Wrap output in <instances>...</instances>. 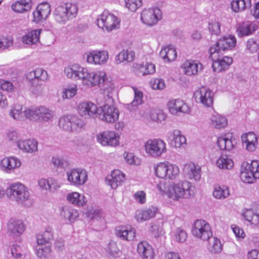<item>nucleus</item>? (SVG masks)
<instances>
[{"mask_svg":"<svg viewBox=\"0 0 259 259\" xmlns=\"http://www.w3.org/2000/svg\"><path fill=\"white\" fill-rule=\"evenodd\" d=\"M64 72L67 78L74 81H80L83 86L88 88L100 85L107 79V74L104 71H93L90 68L77 63L66 66Z\"/></svg>","mask_w":259,"mask_h":259,"instance_id":"f257e3e1","label":"nucleus"},{"mask_svg":"<svg viewBox=\"0 0 259 259\" xmlns=\"http://www.w3.org/2000/svg\"><path fill=\"white\" fill-rule=\"evenodd\" d=\"M192 183L186 180L168 184L165 181H160L156 188L162 195H166L169 199L179 201L189 198L193 194Z\"/></svg>","mask_w":259,"mask_h":259,"instance_id":"f03ea898","label":"nucleus"},{"mask_svg":"<svg viewBox=\"0 0 259 259\" xmlns=\"http://www.w3.org/2000/svg\"><path fill=\"white\" fill-rule=\"evenodd\" d=\"M6 194L10 200L15 201L21 206L30 207L33 204L27 186L19 182L11 184L6 190Z\"/></svg>","mask_w":259,"mask_h":259,"instance_id":"7ed1b4c3","label":"nucleus"},{"mask_svg":"<svg viewBox=\"0 0 259 259\" xmlns=\"http://www.w3.org/2000/svg\"><path fill=\"white\" fill-rule=\"evenodd\" d=\"M154 175L163 180H175L179 178L180 173L179 167L168 161L159 162L153 166Z\"/></svg>","mask_w":259,"mask_h":259,"instance_id":"20e7f679","label":"nucleus"},{"mask_svg":"<svg viewBox=\"0 0 259 259\" xmlns=\"http://www.w3.org/2000/svg\"><path fill=\"white\" fill-rule=\"evenodd\" d=\"M78 12V7L75 3L67 2L58 6L54 12L55 20L64 24L68 21L75 18Z\"/></svg>","mask_w":259,"mask_h":259,"instance_id":"39448f33","label":"nucleus"},{"mask_svg":"<svg viewBox=\"0 0 259 259\" xmlns=\"http://www.w3.org/2000/svg\"><path fill=\"white\" fill-rule=\"evenodd\" d=\"M27 80L31 84L30 90L33 94L38 96L41 94L42 89L38 86L40 82H46L49 79V75L46 70L40 67L27 72L26 74Z\"/></svg>","mask_w":259,"mask_h":259,"instance_id":"423d86ee","label":"nucleus"},{"mask_svg":"<svg viewBox=\"0 0 259 259\" xmlns=\"http://www.w3.org/2000/svg\"><path fill=\"white\" fill-rule=\"evenodd\" d=\"M240 178L243 182L248 184L253 183L259 179V161L243 162L241 166Z\"/></svg>","mask_w":259,"mask_h":259,"instance_id":"0eeeda50","label":"nucleus"},{"mask_svg":"<svg viewBox=\"0 0 259 259\" xmlns=\"http://www.w3.org/2000/svg\"><path fill=\"white\" fill-rule=\"evenodd\" d=\"M217 47H210L209 50V58L212 61V67L213 71L219 72L227 69L233 62L231 57L222 56L223 52L217 51Z\"/></svg>","mask_w":259,"mask_h":259,"instance_id":"6e6552de","label":"nucleus"},{"mask_svg":"<svg viewBox=\"0 0 259 259\" xmlns=\"http://www.w3.org/2000/svg\"><path fill=\"white\" fill-rule=\"evenodd\" d=\"M144 148L146 153L154 158L161 157L167 152L166 143L159 138L147 140L144 144Z\"/></svg>","mask_w":259,"mask_h":259,"instance_id":"1a4fd4ad","label":"nucleus"},{"mask_svg":"<svg viewBox=\"0 0 259 259\" xmlns=\"http://www.w3.org/2000/svg\"><path fill=\"white\" fill-rule=\"evenodd\" d=\"M84 121L72 115L63 116L59 119V127L67 132H77L83 128Z\"/></svg>","mask_w":259,"mask_h":259,"instance_id":"9d476101","label":"nucleus"},{"mask_svg":"<svg viewBox=\"0 0 259 259\" xmlns=\"http://www.w3.org/2000/svg\"><path fill=\"white\" fill-rule=\"evenodd\" d=\"M193 236L202 241H207L212 236V232L209 224L203 220H197L192 228Z\"/></svg>","mask_w":259,"mask_h":259,"instance_id":"9b49d317","label":"nucleus"},{"mask_svg":"<svg viewBox=\"0 0 259 259\" xmlns=\"http://www.w3.org/2000/svg\"><path fill=\"white\" fill-rule=\"evenodd\" d=\"M97 25L103 30L111 31L118 28L119 24L118 18L107 11H104L97 19Z\"/></svg>","mask_w":259,"mask_h":259,"instance_id":"f8f14e48","label":"nucleus"},{"mask_svg":"<svg viewBox=\"0 0 259 259\" xmlns=\"http://www.w3.org/2000/svg\"><path fill=\"white\" fill-rule=\"evenodd\" d=\"M87 171L81 168H74L66 171V179L69 184L75 187L83 185L88 181Z\"/></svg>","mask_w":259,"mask_h":259,"instance_id":"ddd939ff","label":"nucleus"},{"mask_svg":"<svg viewBox=\"0 0 259 259\" xmlns=\"http://www.w3.org/2000/svg\"><path fill=\"white\" fill-rule=\"evenodd\" d=\"M98 115L102 121L113 123L118 120L119 111L113 105L105 104L99 108Z\"/></svg>","mask_w":259,"mask_h":259,"instance_id":"4468645a","label":"nucleus"},{"mask_svg":"<svg viewBox=\"0 0 259 259\" xmlns=\"http://www.w3.org/2000/svg\"><path fill=\"white\" fill-rule=\"evenodd\" d=\"M120 136L113 131H106L97 136V140L103 146L116 147L119 145Z\"/></svg>","mask_w":259,"mask_h":259,"instance_id":"2eb2a0df","label":"nucleus"},{"mask_svg":"<svg viewBox=\"0 0 259 259\" xmlns=\"http://www.w3.org/2000/svg\"><path fill=\"white\" fill-rule=\"evenodd\" d=\"M162 18V12L157 7L144 9L141 13V21L148 26H153Z\"/></svg>","mask_w":259,"mask_h":259,"instance_id":"dca6fc26","label":"nucleus"},{"mask_svg":"<svg viewBox=\"0 0 259 259\" xmlns=\"http://www.w3.org/2000/svg\"><path fill=\"white\" fill-rule=\"evenodd\" d=\"M87 62L94 65H102L107 62L109 53L107 51L93 50L86 53Z\"/></svg>","mask_w":259,"mask_h":259,"instance_id":"f3484780","label":"nucleus"},{"mask_svg":"<svg viewBox=\"0 0 259 259\" xmlns=\"http://www.w3.org/2000/svg\"><path fill=\"white\" fill-rule=\"evenodd\" d=\"M243 219L254 227L259 225V201L254 203L250 208H244L241 210Z\"/></svg>","mask_w":259,"mask_h":259,"instance_id":"a211bd4d","label":"nucleus"},{"mask_svg":"<svg viewBox=\"0 0 259 259\" xmlns=\"http://www.w3.org/2000/svg\"><path fill=\"white\" fill-rule=\"evenodd\" d=\"M194 97L197 102L205 107H211L213 103L214 94L209 89L203 87L194 93Z\"/></svg>","mask_w":259,"mask_h":259,"instance_id":"6ab92c4d","label":"nucleus"},{"mask_svg":"<svg viewBox=\"0 0 259 259\" xmlns=\"http://www.w3.org/2000/svg\"><path fill=\"white\" fill-rule=\"evenodd\" d=\"M77 112L85 119L94 118L98 114L99 108L94 103L82 101L77 105Z\"/></svg>","mask_w":259,"mask_h":259,"instance_id":"aec40b11","label":"nucleus"},{"mask_svg":"<svg viewBox=\"0 0 259 259\" xmlns=\"http://www.w3.org/2000/svg\"><path fill=\"white\" fill-rule=\"evenodd\" d=\"M166 140L172 147L175 148L185 149L187 146L186 137L178 130L168 132L166 134Z\"/></svg>","mask_w":259,"mask_h":259,"instance_id":"412c9836","label":"nucleus"},{"mask_svg":"<svg viewBox=\"0 0 259 259\" xmlns=\"http://www.w3.org/2000/svg\"><path fill=\"white\" fill-rule=\"evenodd\" d=\"M237 144V140L231 133H223L217 138V144L221 150L230 151Z\"/></svg>","mask_w":259,"mask_h":259,"instance_id":"4be33fe9","label":"nucleus"},{"mask_svg":"<svg viewBox=\"0 0 259 259\" xmlns=\"http://www.w3.org/2000/svg\"><path fill=\"white\" fill-rule=\"evenodd\" d=\"M21 161L16 156L5 157L0 161V168L6 174H11L21 165Z\"/></svg>","mask_w":259,"mask_h":259,"instance_id":"5701e85b","label":"nucleus"},{"mask_svg":"<svg viewBox=\"0 0 259 259\" xmlns=\"http://www.w3.org/2000/svg\"><path fill=\"white\" fill-rule=\"evenodd\" d=\"M167 107L169 112L174 115H178L179 113H188L190 108L187 104L180 99H172L167 103Z\"/></svg>","mask_w":259,"mask_h":259,"instance_id":"b1692460","label":"nucleus"},{"mask_svg":"<svg viewBox=\"0 0 259 259\" xmlns=\"http://www.w3.org/2000/svg\"><path fill=\"white\" fill-rule=\"evenodd\" d=\"M25 230V226L21 220H9L7 223V233L13 237L20 236Z\"/></svg>","mask_w":259,"mask_h":259,"instance_id":"393cba45","label":"nucleus"},{"mask_svg":"<svg viewBox=\"0 0 259 259\" xmlns=\"http://www.w3.org/2000/svg\"><path fill=\"white\" fill-rule=\"evenodd\" d=\"M50 5L47 2L39 4L33 12V21L36 23L47 19L51 13Z\"/></svg>","mask_w":259,"mask_h":259,"instance_id":"a878e982","label":"nucleus"},{"mask_svg":"<svg viewBox=\"0 0 259 259\" xmlns=\"http://www.w3.org/2000/svg\"><path fill=\"white\" fill-rule=\"evenodd\" d=\"M18 148L24 153H34L38 151V142L34 138L19 139L16 142Z\"/></svg>","mask_w":259,"mask_h":259,"instance_id":"bb28decb","label":"nucleus"},{"mask_svg":"<svg viewBox=\"0 0 259 259\" xmlns=\"http://www.w3.org/2000/svg\"><path fill=\"white\" fill-rule=\"evenodd\" d=\"M181 68L184 73L188 76L195 75L203 68L199 61L193 60H186L182 63Z\"/></svg>","mask_w":259,"mask_h":259,"instance_id":"cd10ccee","label":"nucleus"},{"mask_svg":"<svg viewBox=\"0 0 259 259\" xmlns=\"http://www.w3.org/2000/svg\"><path fill=\"white\" fill-rule=\"evenodd\" d=\"M125 180V175L120 170L114 169L110 175L107 176L106 180L107 184L110 185L112 189H116L121 185Z\"/></svg>","mask_w":259,"mask_h":259,"instance_id":"c85d7f7f","label":"nucleus"},{"mask_svg":"<svg viewBox=\"0 0 259 259\" xmlns=\"http://www.w3.org/2000/svg\"><path fill=\"white\" fill-rule=\"evenodd\" d=\"M236 42L237 40L235 36H225L220 39L215 44L212 45L210 47H217L218 49L217 51L223 52L225 50L233 49L235 47Z\"/></svg>","mask_w":259,"mask_h":259,"instance_id":"c756f323","label":"nucleus"},{"mask_svg":"<svg viewBox=\"0 0 259 259\" xmlns=\"http://www.w3.org/2000/svg\"><path fill=\"white\" fill-rule=\"evenodd\" d=\"M61 219L66 224L73 223L78 218L79 212L75 208L70 206L62 207L60 212Z\"/></svg>","mask_w":259,"mask_h":259,"instance_id":"7c9ffc66","label":"nucleus"},{"mask_svg":"<svg viewBox=\"0 0 259 259\" xmlns=\"http://www.w3.org/2000/svg\"><path fill=\"white\" fill-rule=\"evenodd\" d=\"M116 235L125 241H132L135 237L136 230L130 225L119 226L115 229Z\"/></svg>","mask_w":259,"mask_h":259,"instance_id":"2f4dec72","label":"nucleus"},{"mask_svg":"<svg viewBox=\"0 0 259 259\" xmlns=\"http://www.w3.org/2000/svg\"><path fill=\"white\" fill-rule=\"evenodd\" d=\"M41 31V29H33L28 30L22 36V42L28 46H31L34 45H37L39 42L40 35Z\"/></svg>","mask_w":259,"mask_h":259,"instance_id":"473e14b6","label":"nucleus"},{"mask_svg":"<svg viewBox=\"0 0 259 259\" xmlns=\"http://www.w3.org/2000/svg\"><path fill=\"white\" fill-rule=\"evenodd\" d=\"M241 141L246 149L249 152L255 150L258 144L256 135L253 132L244 133L241 136Z\"/></svg>","mask_w":259,"mask_h":259,"instance_id":"72a5a7b5","label":"nucleus"},{"mask_svg":"<svg viewBox=\"0 0 259 259\" xmlns=\"http://www.w3.org/2000/svg\"><path fill=\"white\" fill-rule=\"evenodd\" d=\"M137 252L142 259H154V249L147 241H141L138 244Z\"/></svg>","mask_w":259,"mask_h":259,"instance_id":"f704fd0d","label":"nucleus"},{"mask_svg":"<svg viewBox=\"0 0 259 259\" xmlns=\"http://www.w3.org/2000/svg\"><path fill=\"white\" fill-rule=\"evenodd\" d=\"M184 172L187 178L191 180L199 181L201 178V168L193 162L185 164L184 168Z\"/></svg>","mask_w":259,"mask_h":259,"instance_id":"c9c22d12","label":"nucleus"},{"mask_svg":"<svg viewBox=\"0 0 259 259\" xmlns=\"http://www.w3.org/2000/svg\"><path fill=\"white\" fill-rule=\"evenodd\" d=\"M256 25L250 22H244L238 24L237 28V35L239 37L248 36L256 30Z\"/></svg>","mask_w":259,"mask_h":259,"instance_id":"e433bc0d","label":"nucleus"},{"mask_svg":"<svg viewBox=\"0 0 259 259\" xmlns=\"http://www.w3.org/2000/svg\"><path fill=\"white\" fill-rule=\"evenodd\" d=\"M53 237V229L48 227L44 231H42L36 234L35 238L38 246H42L47 243L52 239Z\"/></svg>","mask_w":259,"mask_h":259,"instance_id":"4c0bfd02","label":"nucleus"},{"mask_svg":"<svg viewBox=\"0 0 259 259\" xmlns=\"http://www.w3.org/2000/svg\"><path fill=\"white\" fill-rule=\"evenodd\" d=\"M66 198L69 203L78 207L83 206L87 202L84 195L77 192L68 193Z\"/></svg>","mask_w":259,"mask_h":259,"instance_id":"58836bf2","label":"nucleus"},{"mask_svg":"<svg viewBox=\"0 0 259 259\" xmlns=\"http://www.w3.org/2000/svg\"><path fill=\"white\" fill-rule=\"evenodd\" d=\"M159 55L164 62H169L176 59L177 53L174 47L167 46L162 48Z\"/></svg>","mask_w":259,"mask_h":259,"instance_id":"ea45409f","label":"nucleus"},{"mask_svg":"<svg viewBox=\"0 0 259 259\" xmlns=\"http://www.w3.org/2000/svg\"><path fill=\"white\" fill-rule=\"evenodd\" d=\"M135 73L138 76H143L153 74L155 72V66L152 63H146L145 65L136 64L134 65Z\"/></svg>","mask_w":259,"mask_h":259,"instance_id":"a19ab883","label":"nucleus"},{"mask_svg":"<svg viewBox=\"0 0 259 259\" xmlns=\"http://www.w3.org/2000/svg\"><path fill=\"white\" fill-rule=\"evenodd\" d=\"M32 6L31 0H19L12 5L11 8L17 13H23L29 11Z\"/></svg>","mask_w":259,"mask_h":259,"instance_id":"79ce46f5","label":"nucleus"},{"mask_svg":"<svg viewBox=\"0 0 259 259\" xmlns=\"http://www.w3.org/2000/svg\"><path fill=\"white\" fill-rule=\"evenodd\" d=\"M210 124L215 128H224L228 124V120L225 116L218 113H215L212 114L210 118Z\"/></svg>","mask_w":259,"mask_h":259,"instance_id":"37998d69","label":"nucleus"},{"mask_svg":"<svg viewBox=\"0 0 259 259\" xmlns=\"http://www.w3.org/2000/svg\"><path fill=\"white\" fill-rule=\"evenodd\" d=\"M135 56V53L133 51L123 50L115 56V63L119 64L125 61L127 62H131L133 61Z\"/></svg>","mask_w":259,"mask_h":259,"instance_id":"c03bdc74","label":"nucleus"},{"mask_svg":"<svg viewBox=\"0 0 259 259\" xmlns=\"http://www.w3.org/2000/svg\"><path fill=\"white\" fill-rule=\"evenodd\" d=\"M251 4V0H232L231 8L235 13L241 12L250 8Z\"/></svg>","mask_w":259,"mask_h":259,"instance_id":"a18cd8bd","label":"nucleus"},{"mask_svg":"<svg viewBox=\"0 0 259 259\" xmlns=\"http://www.w3.org/2000/svg\"><path fill=\"white\" fill-rule=\"evenodd\" d=\"M215 165L220 169H231L234 166V161L228 155H222L216 160Z\"/></svg>","mask_w":259,"mask_h":259,"instance_id":"49530a36","label":"nucleus"},{"mask_svg":"<svg viewBox=\"0 0 259 259\" xmlns=\"http://www.w3.org/2000/svg\"><path fill=\"white\" fill-rule=\"evenodd\" d=\"M9 115L15 120H24V115L23 111L22 110V106L19 104H15L13 105L9 111Z\"/></svg>","mask_w":259,"mask_h":259,"instance_id":"de8ad7c7","label":"nucleus"},{"mask_svg":"<svg viewBox=\"0 0 259 259\" xmlns=\"http://www.w3.org/2000/svg\"><path fill=\"white\" fill-rule=\"evenodd\" d=\"M54 113L53 111L45 106H39V120L42 122H51L53 120Z\"/></svg>","mask_w":259,"mask_h":259,"instance_id":"09e8293b","label":"nucleus"},{"mask_svg":"<svg viewBox=\"0 0 259 259\" xmlns=\"http://www.w3.org/2000/svg\"><path fill=\"white\" fill-rule=\"evenodd\" d=\"M149 119L157 123L164 121L166 117V114L160 109H152L148 112Z\"/></svg>","mask_w":259,"mask_h":259,"instance_id":"8fccbe9b","label":"nucleus"},{"mask_svg":"<svg viewBox=\"0 0 259 259\" xmlns=\"http://www.w3.org/2000/svg\"><path fill=\"white\" fill-rule=\"evenodd\" d=\"M132 89L134 92V99L128 108L131 110H135L136 107L143 103V92L135 87H133Z\"/></svg>","mask_w":259,"mask_h":259,"instance_id":"3c124183","label":"nucleus"},{"mask_svg":"<svg viewBox=\"0 0 259 259\" xmlns=\"http://www.w3.org/2000/svg\"><path fill=\"white\" fill-rule=\"evenodd\" d=\"M38 111L39 106H31L25 108L23 110L24 118H25L33 121H38Z\"/></svg>","mask_w":259,"mask_h":259,"instance_id":"603ef678","label":"nucleus"},{"mask_svg":"<svg viewBox=\"0 0 259 259\" xmlns=\"http://www.w3.org/2000/svg\"><path fill=\"white\" fill-rule=\"evenodd\" d=\"M171 237L177 242L184 243L186 240L188 236L185 230L181 228H177L171 232Z\"/></svg>","mask_w":259,"mask_h":259,"instance_id":"864d4df0","label":"nucleus"},{"mask_svg":"<svg viewBox=\"0 0 259 259\" xmlns=\"http://www.w3.org/2000/svg\"><path fill=\"white\" fill-rule=\"evenodd\" d=\"M123 157L126 163L129 165L139 166L141 164V159L133 152L125 151Z\"/></svg>","mask_w":259,"mask_h":259,"instance_id":"5fc2aeb1","label":"nucleus"},{"mask_svg":"<svg viewBox=\"0 0 259 259\" xmlns=\"http://www.w3.org/2000/svg\"><path fill=\"white\" fill-rule=\"evenodd\" d=\"M230 194L229 188L226 186H215L213 191V196L216 199H224Z\"/></svg>","mask_w":259,"mask_h":259,"instance_id":"6e6d98bb","label":"nucleus"},{"mask_svg":"<svg viewBox=\"0 0 259 259\" xmlns=\"http://www.w3.org/2000/svg\"><path fill=\"white\" fill-rule=\"evenodd\" d=\"M222 249L223 245L219 238L213 237L212 241L209 242L208 250L210 253H220L222 250Z\"/></svg>","mask_w":259,"mask_h":259,"instance_id":"4d7b16f0","label":"nucleus"},{"mask_svg":"<svg viewBox=\"0 0 259 259\" xmlns=\"http://www.w3.org/2000/svg\"><path fill=\"white\" fill-rule=\"evenodd\" d=\"M52 249L51 246L44 247L37 246L35 249V253L38 257L40 258H47L51 256Z\"/></svg>","mask_w":259,"mask_h":259,"instance_id":"13d9d810","label":"nucleus"},{"mask_svg":"<svg viewBox=\"0 0 259 259\" xmlns=\"http://www.w3.org/2000/svg\"><path fill=\"white\" fill-rule=\"evenodd\" d=\"M77 87L76 84L64 88L62 91V97L63 99H71L77 93Z\"/></svg>","mask_w":259,"mask_h":259,"instance_id":"bf43d9fd","label":"nucleus"},{"mask_svg":"<svg viewBox=\"0 0 259 259\" xmlns=\"http://www.w3.org/2000/svg\"><path fill=\"white\" fill-rule=\"evenodd\" d=\"M107 78L106 80L100 85H104V91L107 93V96L111 97L113 94L116 93L117 89L113 81H107Z\"/></svg>","mask_w":259,"mask_h":259,"instance_id":"052dcab7","label":"nucleus"},{"mask_svg":"<svg viewBox=\"0 0 259 259\" xmlns=\"http://www.w3.org/2000/svg\"><path fill=\"white\" fill-rule=\"evenodd\" d=\"M87 216L93 222L96 221L104 222V219L102 217V212L98 209H91L88 212Z\"/></svg>","mask_w":259,"mask_h":259,"instance_id":"680f3d73","label":"nucleus"},{"mask_svg":"<svg viewBox=\"0 0 259 259\" xmlns=\"http://www.w3.org/2000/svg\"><path fill=\"white\" fill-rule=\"evenodd\" d=\"M125 7L134 12L142 5V0H124Z\"/></svg>","mask_w":259,"mask_h":259,"instance_id":"e2e57ef3","label":"nucleus"},{"mask_svg":"<svg viewBox=\"0 0 259 259\" xmlns=\"http://www.w3.org/2000/svg\"><path fill=\"white\" fill-rule=\"evenodd\" d=\"M150 87L155 90H162L165 88L164 80L162 78H152L150 81Z\"/></svg>","mask_w":259,"mask_h":259,"instance_id":"0e129e2a","label":"nucleus"},{"mask_svg":"<svg viewBox=\"0 0 259 259\" xmlns=\"http://www.w3.org/2000/svg\"><path fill=\"white\" fill-rule=\"evenodd\" d=\"M13 40L11 37L0 36V50H4L12 46Z\"/></svg>","mask_w":259,"mask_h":259,"instance_id":"69168bd1","label":"nucleus"},{"mask_svg":"<svg viewBox=\"0 0 259 259\" xmlns=\"http://www.w3.org/2000/svg\"><path fill=\"white\" fill-rule=\"evenodd\" d=\"M11 255L15 259H21L22 254L21 251V248L19 245L14 244L10 247Z\"/></svg>","mask_w":259,"mask_h":259,"instance_id":"338daca9","label":"nucleus"},{"mask_svg":"<svg viewBox=\"0 0 259 259\" xmlns=\"http://www.w3.org/2000/svg\"><path fill=\"white\" fill-rule=\"evenodd\" d=\"M221 24L214 20L209 23L208 29L212 34L218 35L220 33Z\"/></svg>","mask_w":259,"mask_h":259,"instance_id":"774afa93","label":"nucleus"}]
</instances>
